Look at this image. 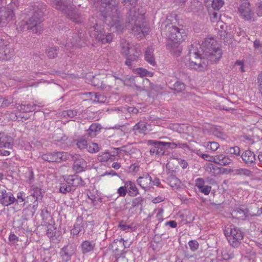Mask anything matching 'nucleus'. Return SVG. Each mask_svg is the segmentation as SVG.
Here are the masks:
<instances>
[{
	"instance_id": "1",
	"label": "nucleus",
	"mask_w": 262,
	"mask_h": 262,
	"mask_svg": "<svg viewBox=\"0 0 262 262\" xmlns=\"http://www.w3.org/2000/svg\"><path fill=\"white\" fill-rule=\"evenodd\" d=\"M90 3L98 9L108 26L115 27L117 31L123 29L117 0H90Z\"/></svg>"
},
{
	"instance_id": "2",
	"label": "nucleus",
	"mask_w": 262,
	"mask_h": 262,
	"mask_svg": "<svg viewBox=\"0 0 262 262\" xmlns=\"http://www.w3.org/2000/svg\"><path fill=\"white\" fill-rule=\"evenodd\" d=\"M122 3H129L133 7L127 13V19L132 26V31L138 38L147 35L149 28L144 21L145 10L142 6L135 7L138 0H121Z\"/></svg>"
},
{
	"instance_id": "3",
	"label": "nucleus",
	"mask_w": 262,
	"mask_h": 262,
	"mask_svg": "<svg viewBox=\"0 0 262 262\" xmlns=\"http://www.w3.org/2000/svg\"><path fill=\"white\" fill-rule=\"evenodd\" d=\"M206 63L217 62L222 56V52L217 41L213 38H206L202 44Z\"/></svg>"
},
{
	"instance_id": "4",
	"label": "nucleus",
	"mask_w": 262,
	"mask_h": 262,
	"mask_svg": "<svg viewBox=\"0 0 262 262\" xmlns=\"http://www.w3.org/2000/svg\"><path fill=\"white\" fill-rule=\"evenodd\" d=\"M120 46L121 54L127 57L125 64L131 69L133 64L137 62L141 55V48L139 47L132 45L126 41H122Z\"/></svg>"
},
{
	"instance_id": "5",
	"label": "nucleus",
	"mask_w": 262,
	"mask_h": 262,
	"mask_svg": "<svg viewBox=\"0 0 262 262\" xmlns=\"http://www.w3.org/2000/svg\"><path fill=\"white\" fill-rule=\"evenodd\" d=\"M55 8L66 14L67 16L73 22L81 23V17L79 13L74 11V5L72 4L71 0H57Z\"/></svg>"
},
{
	"instance_id": "6",
	"label": "nucleus",
	"mask_w": 262,
	"mask_h": 262,
	"mask_svg": "<svg viewBox=\"0 0 262 262\" xmlns=\"http://www.w3.org/2000/svg\"><path fill=\"white\" fill-rule=\"evenodd\" d=\"M163 34L166 35L172 42H182L186 37V33L182 28L168 24L162 29Z\"/></svg>"
},
{
	"instance_id": "7",
	"label": "nucleus",
	"mask_w": 262,
	"mask_h": 262,
	"mask_svg": "<svg viewBox=\"0 0 262 262\" xmlns=\"http://www.w3.org/2000/svg\"><path fill=\"white\" fill-rule=\"evenodd\" d=\"M137 73L140 76L136 77L135 78V81L138 83L142 82V85H137L136 86L137 90L140 91H151L155 89V86L154 84L151 83L149 79L146 78H143V76H152V73L147 71L146 69L140 68L136 69Z\"/></svg>"
},
{
	"instance_id": "8",
	"label": "nucleus",
	"mask_w": 262,
	"mask_h": 262,
	"mask_svg": "<svg viewBox=\"0 0 262 262\" xmlns=\"http://www.w3.org/2000/svg\"><path fill=\"white\" fill-rule=\"evenodd\" d=\"M225 235L230 245L233 248H238L244 238L243 232L237 227L228 228L224 230Z\"/></svg>"
},
{
	"instance_id": "9",
	"label": "nucleus",
	"mask_w": 262,
	"mask_h": 262,
	"mask_svg": "<svg viewBox=\"0 0 262 262\" xmlns=\"http://www.w3.org/2000/svg\"><path fill=\"white\" fill-rule=\"evenodd\" d=\"M240 16L245 20L254 21L256 20L253 11L252 10L249 2H242L238 8Z\"/></svg>"
},
{
	"instance_id": "10",
	"label": "nucleus",
	"mask_w": 262,
	"mask_h": 262,
	"mask_svg": "<svg viewBox=\"0 0 262 262\" xmlns=\"http://www.w3.org/2000/svg\"><path fill=\"white\" fill-rule=\"evenodd\" d=\"M147 144L151 146L149 149L151 156L159 157L165 155L166 148L164 142L149 140L147 141Z\"/></svg>"
},
{
	"instance_id": "11",
	"label": "nucleus",
	"mask_w": 262,
	"mask_h": 262,
	"mask_svg": "<svg viewBox=\"0 0 262 262\" xmlns=\"http://www.w3.org/2000/svg\"><path fill=\"white\" fill-rule=\"evenodd\" d=\"M14 55V50L10 47L9 42L0 38V60H9Z\"/></svg>"
},
{
	"instance_id": "12",
	"label": "nucleus",
	"mask_w": 262,
	"mask_h": 262,
	"mask_svg": "<svg viewBox=\"0 0 262 262\" xmlns=\"http://www.w3.org/2000/svg\"><path fill=\"white\" fill-rule=\"evenodd\" d=\"M90 35L92 37H95L102 43H110L113 38L111 34L103 33L100 28H96L95 26H91Z\"/></svg>"
},
{
	"instance_id": "13",
	"label": "nucleus",
	"mask_w": 262,
	"mask_h": 262,
	"mask_svg": "<svg viewBox=\"0 0 262 262\" xmlns=\"http://www.w3.org/2000/svg\"><path fill=\"white\" fill-rule=\"evenodd\" d=\"M81 35H79L77 33H70L65 44V47L67 50L70 52H73L74 49L76 47H81L82 45V40Z\"/></svg>"
},
{
	"instance_id": "14",
	"label": "nucleus",
	"mask_w": 262,
	"mask_h": 262,
	"mask_svg": "<svg viewBox=\"0 0 262 262\" xmlns=\"http://www.w3.org/2000/svg\"><path fill=\"white\" fill-rule=\"evenodd\" d=\"M14 17L15 14L13 10L5 7L0 8V27L6 26Z\"/></svg>"
},
{
	"instance_id": "15",
	"label": "nucleus",
	"mask_w": 262,
	"mask_h": 262,
	"mask_svg": "<svg viewBox=\"0 0 262 262\" xmlns=\"http://www.w3.org/2000/svg\"><path fill=\"white\" fill-rule=\"evenodd\" d=\"M70 159L74 162L73 169L76 173L83 171L86 166V161L78 154H71Z\"/></svg>"
},
{
	"instance_id": "16",
	"label": "nucleus",
	"mask_w": 262,
	"mask_h": 262,
	"mask_svg": "<svg viewBox=\"0 0 262 262\" xmlns=\"http://www.w3.org/2000/svg\"><path fill=\"white\" fill-rule=\"evenodd\" d=\"M204 6L202 3L199 0H190L188 3L186 10L196 15H201L204 12Z\"/></svg>"
},
{
	"instance_id": "17",
	"label": "nucleus",
	"mask_w": 262,
	"mask_h": 262,
	"mask_svg": "<svg viewBox=\"0 0 262 262\" xmlns=\"http://www.w3.org/2000/svg\"><path fill=\"white\" fill-rule=\"evenodd\" d=\"M15 202L18 203L17 200L12 192L7 191L6 189L2 191L0 196V204L4 206H9Z\"/></svg>"
},
{
	"instance_id": "18",
	"label": "nucleus",
	"mask_w": 262,
	"mask_h": 262,
	"mask_svg": "<svg viewBox=\"0 0 262 262\" xmlns=\"http://www.w3.org/2000/svg\"><path fill=\"white\" fill-rule=\"evenodd\" d=\"M208 65L205 58L202 59L200 57L189 60V67L192 69L198 71H202L205 70Z\"/></svg>"
},
{
	"instance_id": "19",
	"label": "nucleus",
	"mask_w": 262,
	"mask_h": 262,
	"mask_svg": "<svg viewBox=\"0 0 262 262\" xmlns=\"http://www.w3.org/2000/svg\"><path fill=\"white\" fill-rule=\"evenodd\" d=\"M75 246L72 244H68L64 246L60 252V255L63 262H67L71 258L75 253Z\"/></svg>"
},
{
	"instance_id": "20",
	"label": "nucleus",
	"mask_w": 262,
	"mask_h": 262,
	"mask_svg": "<svg viewBox=\"0 0 262 262\" xmlns=\"http://www.w3.org/2000/svg\"><path fill=\"white\" fill-rule=\"evenodd\" d=\"M27 21L29 30H32L35 33H39L42 30V27L41 25L42 21L39 19L32 15Z\"/></svg>"
},
{
	"instance_id": "21",
	"label": "nucleus",
	"mask_w": 262,
	"mask_h": 262,
	"mask_svg": "<svg viewBox=\"0 0 262 262\" xmlns=\"http://www.w3.org/2000/svg\"><path fill=\"white\" fill-rule=\"evenodd\" d=\"M47 11V6L43 3H37L34 6L33 16L42 21Z\"/></svg>"
},
{
	"instance_id": "22",
	"label": "nucleus",
	"mask_w": 262,
	"mask_h": 262,
	"mask_svg": "<svg viewBox=\"0 0 262 262\" xmlns=\"http://www.w3.org/2000/svg\"><path fill=\"white\" fill-rule=\"evenodd\" d=\"M44 105L42 104V103H39L38 104H21L17 103L15 105V108L19 111V113H27L30 112H33L35 111L36 107H42Z\"/></svg>"
},
{
	"instance_id": "23",
	"label": "nucleus",
	"mask_w": 262,
	"mask_h": 262,
	"mask_svg": "<svg viewBox=\"0 0 262 262\" xmlns=\"http://www.w3.org/2000/svg\"><path fill=\"white\" fill-rule=\"evenodd\" d=\"M241 158L243 162L248 165L254 163L256 160L255 154L250 150L244 151L241 155Z\"/></svg>"
},
{
	"instance_id": "24",
	"label": "nucleus",
	"mask_w": 262,
	"mask_h": 262,
	"mask_svg": "<svg viewBox=\"0 0 262 262\" xmlns=\"http://www.w3.org/2000/svg\"><path fill=\"white\" fill-rule=\"evenodd\" d=\"M151 181V177L148 173H146L143 174V177H139L137 182L142 189L146 190L150 187Z\"/></svg>"
},
{
	"instance_id": "25",
	"label": "nucleus",
	"mask_w": 262,
	"mask_h": 262,
	"mask_svg": "<svg viewBox=\"0 0 262 262\" xmlns=\"http://www.w3.org/2000/svg\"><path fill=\"white\" fill-rule=\"evenodd\" d=\"M117 79L115 77H106L104 75L102 89L105 91L111 90L115 86Z\"/></svg>"
},
{
	"instance_id": "26",
	"label": "nucleus",
	"mask_w": 262,
	"mask_h": 262,
	"mask_svg": "<svg viewBox=\"0 0 262 262\" xmlns=\"http://www.w3.org/2000/svg\"><path fill=\"white\" fill-rule=\"evenodd\" d=\"M53 162L60 163L70 159L71 154L67 152H52Z\"/></svg>"
},
{
	"instance_id": "27",
	"label": "nucleus",
	"mask_w": 262,
	"mask_h": 262,
	"mask_svg": "<svg viewBox=\"0 0 262 262\" xmlns=\"http://www.w3.org/2000/svg\"><path fill=\"white\" fill-rule=\"evenodd\" d=\"M133 130L136 135L139 134L145 135L147 130V123L143 121H140L133 126Z\"/></svg>"
},
{
	"instance_id": "28",
	"label": "nucleus",
	"mask_w": 262,
	"mask_h": 262,
	"mask_svg": "<svg viewBox=\"0 0 262 262\" xmlns=\"http://www.w3.org/2000/svg\"><path fill=\"white\" fill-rule=\"evenodd\" d=\"M13 139L0 133V147L11 148L13 145Z\"/></svg>"
},
{
	"instance_id": "29",
	"label": "nucleus",
	"mask_w": 262,
	"mask_h": 262,
	"mask_svg": "<svg viewBox=\"0 0 262 262\" xmlns=\"http://www.w3.org/2000/svg\"><path fill=\"white\" fill-rule=\"evenodd\" d=\"M180 42H172L167 46V48L170 50V52L176 56H179L182 50V47L180 45Z\"/></svg>"
},
{
	"instance_id": "30",
	"label": "nucleus",
	"mask_w": 262,
	"mask_h": 262,
	"mask_svg": "<svg viewBox=\"0 0 262 262\" xmlns=\"http://www.w3.org/2000/svg\"><path fill=\"white\" fill-rule=\"evenodd\" d=\"M145 59L150 65L155 66L156 64L152 48L148 47L146 49L145 52Z\"/></svg>"
},
{
	"instance_id": "31",
	"label": "nucleus",
	"mask_w": 262,
	"mask_h": 262,
	"mask_svg": "<svg viewBox=\"0 0 262 262\" xmlns=\"http://www.w3.org/2000/svg\"><path fill=\"white\" fill-rule=\"evenodd\" d=\"M232 160L227 156L223 154L216 155L215 163L222 166H226L229 165L232 162Z\"/></svg>"
},
{
	"instance_id": "32",
	"label": "nucleus",
	"mask_w": 262,
	"mask_h": 262,
	"mask_svg": "<svg viewBox=\"0 0 262 262\" xmlns=\"http://www.w3.org/2000/svg\"><path fill=\"white\" fill-rule=\"evenodd\" d=\"M125 186L127 192L130 196H135L139 194L138 189L134 182L130 181H126Z\"/></svg>"
},
{
	"instance_id": "33",
	"label": "nucleus",
	"mask_w": 262,
	"mask_h": 262,
	"mask_svg": "<svg viewBox=\"0 0 262 262\" xmlns=\"http://www.w3.org/2000/svg\"><path fill=\"white\" fill-rule=\"evenodd\" d=\"M218 35L220 38L224 40L226 45H230L232 42L233 35L229 32H227L226 30H219Z\"/></svg>"
},
{
	"instance_id": "34",
	"label": "nucleus",
	"mask_w": 262,
	"mask_h": 262,
	"mask_svg": "<svg viewBox=\"0 0 262 262\" xmlns=\"http://www.w3.org/2000/svg\"><path fill=\"white\" fill-rule=\"evenodd\" d=\"M81 247L83 253H89L94 250L95 243L93 241H85L82 242Z\"/></svg>"
},
{
	"instance_id": "35",
	"label": "nucleus",
	"mask_w": 262,
	"mask_h": 262,
	"mask_svg": "<svg viewBox=\"0 0 262 262\" xmlns=\"http://www.w3.org/2000/svg\"><path fill=\"white\" fill-rule=\"evenodd\" d=\"M104 78L103 74H98L93 76L91 81V84L102 89Z\"/></svg>"
},
{
	"instance_id": "36",
	"label": "nucleus",
	"mask_w": 262,
	"mask_h": 262,
	"mask_svg": "<svg viewBox=\"0 0 262 262\" xmlns=\"http://www.w3.org/2000/svg\"><path fill=\"white\" fill-rule=\"evenodd\" d=\"M101 129L100 124L97 123H92L89 128L87 130V134L90 137H94L96 136L97 132Z\"/></svg>"
},
{
	"instance_id": "37",
	"label": "nucleus",
	"mask_w": 262,
	"mask_h": 262,
	"mask_svg": "<svg viewBox=\"0 0 262 262\" xmlns=\"http://www.w3.org/2000/svg\"><path fill=\"white\" fill-rule=\"evenodd\" d=\"M82 219L81 217L77 218L76 223L74 226V228L71 230V233L73 235H77L83 229Z\"/></svg>"
},
{
	"instance_id": "38",
	"label": "nucleus",
	"mask_w": 262,
	"mask_h": 262,
	"mask_svg": "<svg viewBox=\"0 0 262 262\" xmlns=\"http://www.w3.org/2000/svg\"><path fill=\"white\" fill-rule=\"evenodd\" d=\"M30 195L36 198V201L41 200L43 196L41 189L36 186H32L30 189Z\"/></svg>"
},
{
	"instance_id": "39",
	"label": "nucleus",
	"mask_w": 262,
	"mask_h": 262,
	"mask_svg": "<svg viewBox=\"0 0 262 262\" xmlns=\"http://www.w3.org/2000/svg\"><path fill=\"white\" fill-rule=\"evenodd\" d=\"M188 55L189 56V60L193 59L200 57L198 48L196 46L191 45L189 47Z\"/></svg>"
},
{
	"instance_id": "40",
	"label": "nucleus",
	"mask_w": 262,
	"mask_h": 262,
	"mask_svg": "<svg viewBox=\"0 0 262 262\" xmlns=\"http://www.w3.org/2000/svg\"><path fill=\"white\" fill-rule=\"evenodd\" d=\"M143 202L144 199L141 196H138L134 198L132 201L131 208L140 207V211H142Z\"/></svg>"
},
{
	"instance_id": "41",
	"label": "nucleus",
	"mask_w": 262,
	"mask_h": 262,
	"mask_svg": "<svg viewBox=\"0 0 262 262\" xmlns=\"http://www.w3.org/2000/svg\"><path fill=\"white\" fill-rule=\"evenodd\" d=\"M75 189H73L72 186L67 184L66 182L60 184L59 191L63 193L66 194L68 192L74 191Z\"/></svg>"
},
{
	"instance_id": "42",
	"label": "nucleus",
	"mask_w": 262,
	"mask_h": 262,
	"mask_svg": "<svg viewBox=\"0 0 262 262\" xmlns=\"http://www.w3.org/2000/svg\"><path fill=\"white\" fill-rule=\"evenodd\" d=\"M169 184L171 187H177L180 184V181L175 176L170 175L167 178Z\"/></svg>"
},
{
	"instance_id": "43",
	"label": "nucleus",
	"mask_w": 262,
	"mask_h": 262,
	"mask_svg": "<svg viewBox=\"0 0 262 262\" xmlns=\"http://www.w3.org/2000/svg\"><path fill=\"white\" fill-rule=\"evenodd\" d=\"M112 155L108 152H102L97 157V160L99 162L103 163L108 161L111 158Z\"/></svg>"
},
{
	"instance_id": "44",
	"label": "nucleus",
	"mask_w": 262,
	"mask_h": 262,
	"mask_svg": "<svg viewBox=\"0 0 262 262\" xmlns=\"http://www.w3.org/2000/svg\"><path fill=\"white\" fill-rule=\"evenodd\" d=\"M13 102V99L11 97L4 98L0 96V107L8 106Z\"/></svg>"
},
{
	"instance_id": "45",
	"label": "nucleus",
	"mask_w": 262,
	"mask_h": 262,
	"mask_svg": "<svg viewBox=\"0 0 262 262\" xmlns=\"http://www.w3.org/2000/svg\"><path fill=\"white\" fill-rule=\"evenodd\" d=\"M171 89L177 93H180L185 89V85L183 82L177 81L174 83Z\"/></svg>"
},
{
	"instance_id": "46",
	"label": "nucleus",
	"mask_w": 262,
	"mask_h": 262,
	"mask_svg": "<svg viewBox=\"0 0 262 262\" xmlns=\"http://www.w3.org/2000/svg\"><path fill=\"white\" fill-rule=\"evenodd\" d=\"M216 11V10H214L213 9L212 10H208L210 19L212 22H216L220 19L221 15Z\"/></svg>"
},
{
	"instance_id": "47",
	"label": "nucleus",
	"mask_w": 262,
	"mask_h": 262,
	"mask_svg": "<svg viewBox=\"0 0 262 262\" xmlns=\"http://www.w3.org/2000/svg\"><path fill=\"white\" fill-rule=\"evenodd\" d=\"M118 227L122 231H128L129 229H131L132 231H133L132 229L133 224H127L126 222L124 220L119 221Z\"/></svg>"
},
{
	"instance_id": "48",
	"label": "nucleus",
	"mask_w": 262,
	"mask_h": 262,
	"mask_svg": "<svg viewBox=\"0 0 262 262\" xmlns=\"http://www.w3.org/2000/svg\"><path fill=\"white\" fill-rule=\"evenodd\" d=\"M58 47H51L46 50V54L50 58H54L57 56Z\"/></svg>"
},
{
	"instance_id": "49",
	"label": "nucleus",
	"mask_w": 262,
	"mask_h": 262,
	"mask_svg": "<svg viewBox=\"0 0 262 262\" xmlns=\"http://www.w3.org/2000/svg\"><path fill=\"white\" fill-rule=\"evenodd\" d=\"M55 230V229L52 230L51 228H48L47 230V235L52 241H54L59 237V233H56V231H54Z\"/></svg>"
},
{
	"instance_id": "50",
	"label": "nucleus",
	"mask_w": 262,
	"mask_h": 262,
	"mask_svg": "<svg viewBox=\"0 0 262 262\" xmlns=\"http://www.w3.org/2000/svg\"><path fill=\"white\" fill-rule=\"evenodd\" d=\"M29 28L27 20L26 21L24 20H23L20 21V22H19L17 27V29L18 31H22V32H24L25 31H29Z\"/></svg>"
},
{
	"instance_id": "51",
	"label": "nucleus",
	"mask_w": 262,
	"mask_h": 262,
	"mask_svg": "<svg viewBox=\"0 0 262 262\" xmlns=\"http://www.w3.org/2000/svg\"><path fill=\"white\" fill-rule=\"evenodd\" d=\"M211 2L212 8L214 10H219L224 4L222 0H213Z\"/></svg>"
},
{
	"instance_id": "52",
	"label": "nucleus",
	"mask_w": 262,
	"mask_h": 262,
	"mask_svg": "<svg viewBox=\"0 0 262 262\" xmlns=\"http://www.w3.org/2000/svg\"><path fill=\"white\" fill-rule=\"evenodd\" d=\"M228 151L227 153L230 155H233L235 156H238L241 154V150L239 147L235 146L233 147H230L227 149Z\"/></svg>"
},
{
	"instance_id": "53",
	"label": "nucleus",
	"mask_w": 262,
	"mask_h": 262,
	"mask_svg": "<svg viewBox=\"0 0 262 262\" xmlns=\"http://www.w3.org/2000/svg\"><path fill=\"white\" fill-rule=\"evenodd\" d=\"M88 150L90 153H96L100 150L98 144L95 143H92L87 146Z\"/></svg>"
},
{
	"instance_id": "54",
	"label": "nucleus",
	"mask_w": 262,
	"mask_h": 262,
	"mask_svg": "<svg viewBox=\"0 0 262 262\" xmlns=\"http://www.w3.org/2000/svg\"><path fill=\"white\" fill-rule=\"evenodd\" d=\"M85 184L81 177L78 175H75L74 187L84 186Z\"/></svg>"
},
{
	"instance_id": "55",
	"label": "nucleus",
	"mask_w": 262,
	"mask_h": 262,
	"mask_svg": "<svg viewBox=\"0 0 262 262\" xmlns=\"http://www.w3.org/2000/svg\"><path fill=\"white\" fill-rule=\"evenodd\" d=\"M220 145L218 143L216 142H208L207 143L206 147L207 148L210 149L213 151H216L219 147Z\"/></svg>"
},
{
	"instance_id": "56",
	"label": "nucleus",
	"mask_w": 262,
	"mask_h": 262,
	"mask_svg": "<svg viewBox=\"0 0 262 262\" xmlns=\"http://www.w3.org/2000/svg\"><path fill=\"white\" fill-rule=\"evenodd\" d=\"M77 112L74 110H68L63 112V115L64 117L68 116L69 118H72L77 115Z\"/></svg>"
},
{
	"instance_id": "57",
	"label": "nucleus",
	"mask_w": 262,
	"mask_h": 262,
	"mask_svg": "<svg viewBox=\"0 0 262 262\" xmlns=\"http://www.w3.org/2000/svg\"><path fill=\"white\" fill-rule=\"evenodd\" d=\"M77 146L80 149H83L87 147V141L85 139H80L77 142Z\"/></svg>"
},
{
	"instance_id": "58",
	"label": "nucleus",
	"mask_w": 262,
	"mask_h": 262,
	"mask_svg": "<svg viewBox=\"0 0 262 262\" xmlns=\"http://www.w3.org/2000/svg\"><path fill=\"white\" fill-rule=\"evenodd\" d=\"M188 245L190 249L192 251H194L199 248V243L195 240H191L188 242Z\"/></svg>"
},
{
	"instance_id": "59",
	"label": "nucleus",
	"mask_w": 262,
	"mask_h": 262,
	"mask_svg": "<svg viewBox=\"0 0 262 262\" xmlns=\"http://www.w3.org/2000/svg\"><path fill=\"white\" fill-rule=\"evenodd\" d=\"M94 95V101L100 103H104L105 102L106 98L104 95H101L99 93H95Z\"/></svg>"
},
{
	"instance_id": "60",
	"label": "nucleus",
	"mask_w": 262,
	"mask_h": 262,
	"mask_svg": "<svg viewBox=\"0 0 262 262\" xmlns=\"http://www.w3.org/2000/svg\"><path fill=\"white\" fill-rule=\"evenodd\" d=\"M127 192L126 186H125V182L124 186L120 187L117 190V193L120 196H125Z\"/></svg>"
},
{
	"instance_id": "61",
	"label": "nucleus",
	"mask_w": 262,
	"mask_h": 262,
	"mask_svg": "<svg viewBox=\"0 0 262 262\" xmlns=\"http://www.w3.org/2000/svg\"><path fill=\"white\" fill-rule=\"evenodd\" d=\"M222 257L224 260H227L233 258L234 257V254L231 253H228L227 251H223L222 252Z\"/></svg>"
},
{
	"instance_id": "62",
	"label": "nucleus",
	"mask_w": 262,
	"mask_h": 262,
	"mask_svg": "<svg viewBox=\"0 0 262 262\" xmlns=\"http://www.w3.org/2000/svg\"><path fill=\"white\" fill-rule=\"evenodd\" d=\"M236 173L239 175L249 176L251 174V171L245 168H240L236 170Z\"/></svg>"
},
{
	"instance_id": "63",
	"label": "nucleus",
	"mask_w": 262,
	"mask_h": 262,
	"mask_svg": "<svg viewBox=\"0 0 262 262\" xmlns=\"http://www.w3.org/2000/svg\"><path fill=\"white\" fill-rule=\"evenodd\" d=\"M201 157L206 161L215 163L216 156H212L208 154H203L201 155Z\"/></svg>"
},
{
	"instance_id": "64",
	"label": "nucleus",
	"mask_w": 262,
	"mask_h": 262,
	"mask_svg": "<svg viewBox=\"0 0 262 262\" xmlns=\"http://www.w3.org/2000/svg\"><path fill=\"white\" fill-rule=\"evenodd\" d=\"M205 182L202 178H199L195 181V186L198 187V189H201L202 187L205 186Z\"/></svg>"
}]
</instances>
